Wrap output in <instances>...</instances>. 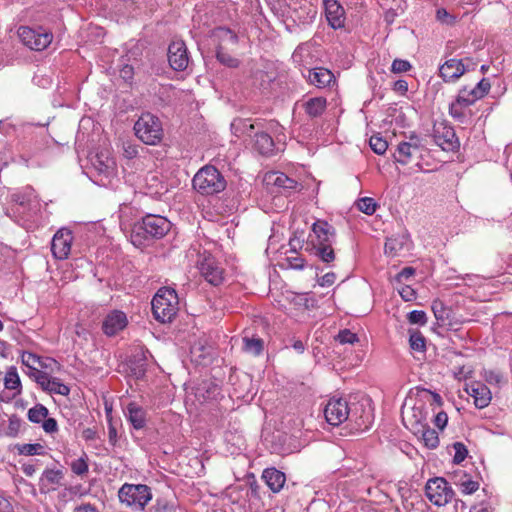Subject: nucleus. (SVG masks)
Segmentation results:
<instances>
[{
	"label": "nucleus",
	"mask_w": 512,
	"mask_h": 512,
	"mask_svg": "<svg viewBox=\"0 0 512 512\" xmlns=\"http://www.w3.org/2000/svg\"><path fill=\"white\" fill-rule=\"evenodd\" d=\"M306 77L310 84L318 88H325L329 86L335 79L334 74L324 67L309 69Z\"/></svg>",
	"instance_id": "393cba45"
},
{
	"label": "nucleus",
	"mask_w": 512,
	"mask_h": 512,
	"mask_svg": "<svg viewBox=\"0 0 512 512\" xmlns=\"http://www.w3.org/2000/svg\"><path fill=\"white\" fill-rule=\"evenodd\" d=\"M469 105H464L462 103L458 102V97L456 96V99L449 105V114L454 118L455 120L463 123L464 119L466 117L463 108L468 107Z\"/></svg>",
	"instance_id": "c03bdc74"
},
{
	"label": "nucleus",
	"mask_w": 512,
	"mask_h": 512,
	"mask_svg": "<svg viewBox=\"0 0 512 512\" xmlns=\"http://www.w3.org/2000/svg\"><path fill=\"white\" fill-rule=\"evenodd\" d=\"M432 138L434 143L445 152H457L460 149V140L453 126L447 121L434 123Z\"/></svg>",
	"instance_id": "0eeeda50"
},
{
	"label": "nucleus",
	"mask_w": 512,
	"mask_h": 512,
	"mask_svg": "<svg viewBox=\"0 0 512 512\" xmlns=\"http://www.w3.org/2000/svg\"><path fill=\"white\" fill-rule=\"evenodd\" d=\"M126 415L134 429L140 430L145 427L146 411L135 402L127 405Z\"/></svg>",
	"instance_id": "bb28decb"
},
{
	"label": "nucleus",
	"mask_w": 512,
	"mask_h": 512,
	"mask_svg": "<svg viewBox=\"0 0 512 512\" xmlns=\"http://www.w3.org/2000/svg\"><path fill=\"white\" fill-rule=\"evenodd\" d=\"M18 36L25 46L35 51L46 49L53 39L52 33L43 27L31 28L21 26L18 29Z\"/></svg>",
	"instance_id": "1a4fd4ad"
},
{
	"label": "nucleus",
	"mask_w": 512,
	"mask_h": 512,
	"mask_svg": "<svg viewBox=\"0 0 512 512\" xmlns=\"http://www.w3.org/2000/svg\"><path fill=\"white\" fill-rule=\"evenodd\" d=\"M407 319L410 324L425 325L427 323L426 313L422 310H413L409 312Z\"/></svg>",
	"instance_id": "8fccbe9b"
},
{
	"label": "nucleus",
	"mask_w": 512,
	"mask_h": 512,
	"mask_svg": "<svg viewBox=\"0 0 512 512\" xmlns=\"http://www.w3.org/2000/svg\"><path fill=\"white\" fill-rule=\"evenodd\" d=\"M36 383L40 385V387L46 391L49 392V386H51L52 378L45 372V373H36Z\"/></svg>",
	"instance_id": "6e6d98bb"
},
{
	"label": "nucleus",
	"mask_w": 512,
	"mask_h": 512,
	"mask_svg": "<svg viewBox=\"0 0 512 512\" xmlns=\"http://www.w3.org/2000/svg\"><path fill=\"white\" fill-rule=\"evenodd\" d=\"M133 129L137 138L147 145L159 144L164 136L160 119L150 112L142 113Z\"/></svg>",
	"instance_id": "39448f33"
},
{
	"label": "nucleus",
	"mask_w": 512,
	"mask_h": 512,
	"mask_svg": "<svg viewBox=\"0 0 512 512\" xmlns=\"http://www.w3.org/2000/svg\"><path fill=\"white\" fill-rule=\"evenodd\" d=\"M49 393L67 396L70 393V388L61 382L59 378H52L51 386H49Z\"/></svg>",
	"instance_id": "de8ad7c7"
},
{
	"label": "nucleus",
	"mask_w": 512,
	"mask_h": 512,
	"mask_svg": "<svg viewBox=\"0 0 512 512\" xmlns=\"http://www.w3.org/2000/svg\"><path fill=\"white\" fill-rule=\"evenodd\" d=\"M336 280V274L334 272H328L318 279V284L322 287L331 286Z\"/></svg>",
	"instance_id": "774afa93"
},
{
	"label": "nucleus",
	"mask_w": 512,
	"mask_h": 512,
	"mask_svg": "<svg viewBox=\"0 0 512 512\" xmlns=\"http://www.w3.org/2000/svg\"><path fill=\"white\" fill-rule=\"evenodd\" d=\"M316 15L317 10L311 3L306 2L299 7H293L289 17L290 29L288 30L292 31V27L295 25L311 23Z\"/></svg>",
	"instance_id": "412c9836"
},
{
	"label": "nucleus",
	"mask_w": 512,
	"mask_h": 512,
	"mask_svg": "<svg viewBox=\"0 0 512 512\" xmlns=\"http://www.w3.org/2000/svg\"><path fill=\"white\" fill-rule=\"evenodd\" d=\"M4 387L7 390L13 391L12 398L18 396L22 392L21 380L18 375L17 369L15 366H10L4 377Z\"/></svg>",
	"instance_id": "473e14b6"
},
{
	"label": "nucleus",
	"mask_w": 512,
	"mask_h": 512,
	"mask_svg": "<svg viewBox=\"0 0 512 512\" xmlns=\"http://www.w3.org/2000/svg\"><path fill=\"white\" fill-rule=\"evenodd\" d=\"M172 223L164 216L146 214L137 220L131 230V243L138 248L152 245L164 238L171 230Z\"/></svg>",
	"instance_id": "f257e3e1"
},
{
	"label": "nucleus",
	"mask_w": 512,
	"mask_h": 512,
	"mask_svg": "<svg viewBox=\"0 0 512 512\" xmlns=\"http://www.w3.org/2000/svg\"><path fill=\"white\" fill-rule=\"evenodd\" d=\"M214 35L223 42H229L232 45H236L239 42L238 35L232 31L230 28L225 26H220L215 28Z\"/></svg>",
	"instance_id": "58836bf2"
},
{
	"label": "nucleus",
	"mask_w": 512,
	"mask_h": 512,
	"mask_svg": "<svg viewBox=\"0 0 512 512\" xmlns=\"http://www.w3.org/2000/svg\"><path fill=\"white\" fill-rule=\"evenodd\" d=\"M357 207L361 212L372 215L376 211L377 203L373 198L363 197L357 201Z\"/></svg>",
	"instance_id": "a18cd8bd"
},
{
	"label": "nucleus",
	"mask_w": 512,
	"mask_h": 512,
	"mask_svg": "<svg viewBox=\"0 0 512 512\" xmlns=\"http://www.w3.org/2000/svg\"><path fill=\"white\" fill-rule=\"evenodd\" d=\"M167 57L169 65L174 71H184L190 61L185 42L182 40L172 41L168 46Z\"/></svg>",
	"instance_id": "f8f14e48"
},
{
	"label": "nucleus",
	"mask_w": 512,
	"mask_h": 512,
	"mask_svg": "<svg viewBox=\"0 0 512 512\" xmlns=\"http://www.w3.org/2000/svg\"><path fill=\"white\" fill-rule=\"evenodd\" d=\"M73 241L72 231L67 228L59 229L52 238L51 251L56 259L68 258Z\"/></svg>",
	"instance_id": "2eb2a0df"
},
{
	"label": "nucleus",
	"mask_w": 512,
	"mask_h": 512,
	"mask_svg": "<svg viewBox=\"0 0 512 512\" xmlns=\"http://www.w3.org/2000/svg\"><path fill=\"white\" fill-rule=\"evenodd\" d=\"M14 448L18 454L25 456L41 455L44 451V447L39 443L16 444Z\"/></svg>",
	"instance_id": "ea45409f"
},
{
	"label": "nucleus",
	"mask_w": 512,
	"mask_h": 512,
	"mask_svg": "<svg viewBox=\"0 0 512 512\" xmlns=\"http://www.w3.org/2000/svg\"><path fill=\"white\" fill-rule=\"evenodd\" d=\"M412 68L411 64L407 60L395 59L391 65V71L393 73H404Z\"/></svg>",
	"instance_id": "5fc2aeb1"
},
{
	"label": "nucleus",
	"mask_w": 512,
	"mask_h": 512,
	"mask_svg": "<svg viewBox=\"0 0 512 512\" xmlns=\"http://www.w3.org/2000/svg\"><path fill=\"white\" fill-rule=\"evenodd\" d=\"M464 74V65L461 60L457 58L447 59L439 66V76L445 83H455Z\"/></svg>",
	"instance_id": "6ab92c4d"
},
{
	"label": "nucleus",
	"mask_w": 512,
	"mask_h": 512,
	"mask_svg": "<svg viewBox=\"0 0 512 512\" xmlns=\"http://www.w3.org/2000/svg\"><path fill=\"white\" fill-rule=\"evenodd\" d=\"M21 358L23 365H25L29 369L34 367V364H36L37 362H40V356L31 352H24Z\"/></svg>",
	"instance_id": "4d7b16f0"
},
{
	"label": "nucleus",
	"mask_w": 512,
	"mask_h": 512,
	"mask_svg": "<svg viewBox=\"0 0 512 512\" xmlns=\"http://www.w3.org/2000/svg\"><path fill=\"white\" fill-rule=\"evenodd\" d=\"M453 448L455 451L453 462L455 464H460L465 460L468 454V450L466 446L462 442H455L453 443Z\"/></svg>",
	"instance_id": "09e8293b"
},
{
	"label": "nucleus",
	"mask_w": 512,
	"mask_h": 512,
	"mask_svg": "<svg viewBox=\"0 0 512 512\" xmlns=\"http://www.w3.org/2000/svg\"><path fill=\"white\" fill-rule=\"evenodd\" d=\"M335 240V228L325 220H317L312 225L305 250L330 265L336 258L333 249Z\"/></svg>",
	"instance_id": "f03ea898"
},
{
	"label": "nucleus",
	"mask_w": 512,
	"mask_h": 512,
	"mask_svg": "<svg viewBox=\"0 0 512 512\" xmlns=\"http://www.w3.org/2000/svg\"><path fill=\"white\" fill-rule=\"evenodd\" d=\"M253 148L263 156H271L275 144L272 137L266 132H256L254 135Z\"/></svg>",
	"instance_id": "cd10ccee"
},
{
	"label": "nucleus",
	"mask_w": 512,
	"mask_h": 512,
	"mask_svg": "<svg viewBox=\"0 0 512 512\" xmlns=\"http://www.w3.org/2000/svg\"><path fill=\"white\" fill-rule=\"evenodd\" d=\"M418 150L419 147L415 143L401 142L398 144L393 156L396 162L407 165L411 161L413 154L418 152Z\"/></svg>",
	"instance_id": "c756f323"
},
{
	"label": "nucleus",
	"mask_w": 512,
	"mask_h": 512,
	"mask_svg": "<svg viewBox=\"0 0 512 512\" xmlns=\"http://www.w3.org/2000/svg\"><path fill=\"white\" fill-rule=\"evenodd\" d=\"M409 344L412 350L424 352L426 350L425 337L419 331L410 330Z\"/></svg>",
	"instance_id": "79ce46f5"
},
{
	"label": "nucleus",
	"mask_w": 512,
	"mask_h": 512,
	"mask_svg": "<svg viewBox=\"0 0 512 512\" xmlns=\"http://www.w3.org/2000/svg\"><path fill=\"white\" fill-rule=\"evenodd\" d=\"M42 428L46 433L52 434L58 431V424L54 418H45L43 420Z\"/></svg>",
	"instance_id": "0e129e2a"
},
{
	"label": "nucleus",
	"mask_w": 512,
	"mask_h": 512,
	"mask_svg": "<svg viewBox=\"0 0 512 512\" xmlns=\"http://www.w3.org/2000/svg\"><path fill=\"white\" fill-rule=\"evenodd\" d=\"M421 418L417 420L416 429L414 430L415 435H419L424 442V445L428 449H435L439 445V437L436 430L432 429L427 425L426 413L420 411Z\"/></svg>",
	"instance_id": "4be33fe9"
},
{
	"label": "nucleus",
	"mask_w": 512,
	"mask_h": 512,
	"mask_svg": "<svg viewBox=\"0 0 512 512\" xmlns=\"http://www.w3.org/2000/svg\"><path fill=\"white\" fill-rule=\"evenodd\" d=\"M243 346L242 350L253 356H259L264 350V341L259 337H248L245 336L242 339Z\"/></svg>",
	"instance_id": "f704fd0d"
},
{
	"label": "nucleus",
	"mask_w": 512,
	"mask_h": 512,
	"mask_svg": "<svg viewBox=\"0 0 512 512\" xmlns=\"http://www.w3.org/2000/svg\"><path fill=\"white\" fill-rule=\"evenodd\" d=\"M88 464L84 458H79L71 463V470L78 476L84 475L88 472Z\"/></svg>",
	"instance_id": "864d4df0"
},
{
	"label": "nucleus",
	"mask_w": 512,
	"mask_h": 512,
	"mask_svg": "<svg viewBox=\"0 0 512 512\" xmlns=\"http://www.w3.org/2000/svg\"><path fill=\"white\" fill-rule=\"evenodd\" d=\"M8 422V427L6 430H3V436L10 438L17 437L20 432L21 419L16 414H13L9 417Z\"/></svg>",
	"instance_id": "37998d69"
},
{
	"label": "nucleus",
	"mask_w": 512,
	"mask_h": 512,
	"mask_svg": "<svg viewBox=\"0 0 512 512\" xmlns=\"http://www.w3.org/2000/svg\"><path fill=\"white\" fill-rule=\"evenodd\" d=\"M325 15L328 25L334 29H340L345 26V10L337 0H323Z\"/></svg>",
	"instance_id": "f3484780"
},
{
	"label": "nucleus",
	"mask_w": 512,
	"mask_h": 512,
	"mask_svg": "<svg viewBox=\"0 0 512 512\" xmlns=\"http://www.w3.org/2000/svg\"><path fill=\"white\" fill-rule=\"evenodd\" d=\"M64 474L59 469H45L39 480V490L41 493H48L56 489L61 484Z\"/></svg>",
	"instance_id": "b1692460"
},
{
	"label": "nucleus",
	"mask_w": 512,
	"mask_h": 512,
	"mask_svg": "<svg viewBox=\"0 0 512 512\" xmlns=\"http://www.w3.org/2000/svg\"><path fill=\"white\" fill-rule=\"evenodd\" d=\"M192 185L199 194L210 196L225 190L227 182L215 166L205 165L194 175Z\"/></svg>",
	"instance_id": "7ed1b4c3"
},
{
	"label": "nucleus",
	"mask_w": 512,
	"mask_h": 512,
	"mask_svg": "<svg viewBox=\"0 0 512 512\" xmlns=\"http://www.w3.org/2000/svg\"><path fill=\"white\" fill-rule=\"evenodd\" d=\"M266 179L268 183L282 189L283 193H291L292 191H295L299 186V183L296 180L289 178L282 172L270 173L267 175Z\"/></svg>",
	"instance_id": "a878e982"
},
{
	"label": "nucleus",
	"mask_w": 512,
	"mask_h": 512,
	"mask_svg": "<svg viewBox=\"0 0 512 512\" xmlns=\"http://www.w3.org/2000/svg\"><path fill=\"white\" fill-rule=\"evenodd\" d=\"M448 422V415L444 411H440L436 414L434 418V424L436 427H438L440 430H443Z\"/></svg>",
	"instance_id": "338daca9"
},
{
	"label": "nucleus",
	"mask_w": 512,
	"mask_h": 512,
	"mask_svg": "<svg viewBox=\"0 0 512 512\" xmlns=\"http://www.w3.org/2000/svg\"><path fill=\"white\" fill-rule=\"evenodd\" d=\"M351 405L343 398H332L324 409L326 421L333 426H338L349 420Z\"/></svg>",
	"instance_id": "9b49d317"
},
{
	"label": "nucleus",
	"mask_w": 512,
	"mask_h": 512,
	"mask_svg": "<svg viewBox=\"0 0 512 512\" xmlns=\"http://www.w3.org/2000/svg\"><path fill=\"white\" fill-rule=\"evenodd\" d=\"M129 368L136 379H141L146 373V360L144 357L134 356L129 360Z\"/></svg>",
	"instance_id": "4c0bfd02"
},
{
	"label": "nucleus",
	"mask_w": 512,
	"mask_h": 512,
	"mask_svg": "<svg viewBox=\"0 0 512 512\" xmlns=\"http://www.w3.org/2000/svg\"><path fill=\"white\" fill-rule=\"evenodd\" d=\"M374 420V415L370 405H364L362 403L351 404V410L349 415V422L354 425V428L359 431L368 430Z\"/></svg>",
	"instance_id": "4468645a"
},
{
	"label": "nucleus",
	"mask_w": 512,
	"mask_h": 512,
	"mask_svg": "<svg viewBox=\"0 0 512 512\" xmlns=\"http://www.w3.org/2000/svg\"><path fill=\"white\" fill-rule=\"evenodd\" d=\"M272 12L290 29L289 17L292 12V7L289 6L286 0H272L269 2Z\"/></svg>",
	"instance_id": "72a5a7b5"
},
{
	"label": "nucleus",
	"mask_w": 512,
	"mask_h": 512,
	"mask_svg": "<svg viewBox=\"0 0 512 512\" xmlns=\"http://www.w3.org/2000/svg\"><path fill=\"white\" fill-rule=\"evenodd\" d=\"M261 478L273 493H279L286 482L285 473L275 467L265 468Z\"/></svg>",
	"instance_id": "5701e85b"
},
{
	"label": "nucleus",
	"mask_w": 512,
	"mask_h": 512,
	"mask_svg": "<svg viewBox=\"0 0 512 512\" xmlns=\"http://www.w3.org/2000/svg\"><path fill=\"white\" fill-rule=\"evenodd\" d=\"M191 354L195 357L202 358L204 360L206 358V355H209L210 352L208 351V348H206L201 343H195L191 347Z\"/></svg>",
	"instance_id": "e2e57ef3"
},
{
	"label": "nucleus",
	"mask_w": 512,
	"mask_h": 512,
	"mask_svg": "<svg viewBox=\"0 0 512 512\" xmlns=\"http://www.w3.org/2000/svg\"><path fill=\"white\" fill-rule=\"evenodd\" d=\"M416 273L415 268L413 267H404L396 276L395 281L398 283H402L407 281Z\"/></svg>",
	"instance_id": "13d9d810"
},
{
	"label": "nucleus",
	"mask_w": 512,
	"mask_h": 512,
	"mask_svg": "<svg viewBox=\"0 0 512 512\" xmlns=\"http://www.w3.org/2000/svg\"><path fill=\"white\" fill-rule=\"evenodd\" d=\"M425 494L436 506H444L454 497L453 489L442 477H436L428 480L425 486Z\"/></svg>",
	"instance_id": "9d476101"
},
{
	"label": "nucleus",
	"mask_w": 512,
	"mask_h": 512,
	"mask_svg": "<svg viewBox=\"0 0 512 512\" xmlns=\"http://www.w3.org/2000/svg\"><path fill=\"white\" fill-rule=\"evenodd\" d=\"M199 271L202 277L211 285L219 286L225 279V270L213 257H205L199 263Z\"/></svg>",
	"instance_id": "ddd939ff"
},
{
	"label": "nucleus",
	"mask_w": 512,
	"mask_h": 512,
	"mask_svg": "<svg viewBox=\"0 0 512 512\" xmlns=\"http://www.w3.org/2000/svg\"><path fill=\"white\" fill-rule=\"evenodd\" d=\"M216 59L228 68H237L240 65V60L226 52L222 45L216 48Z\"/></svg>",
	"instance_id": "e433bc0d"
},
{
	"label": "nucleus",
	"mask_w": 512,
	"mask_h": 512,
	"mask_svg": "<svg viewBox=\"0 0 512 512\" xmlns=\"http://www.w3.org/2000/svg\"><path fill=\"white\" fill-rule=\"evenodd\" d=\"M153 509L155 512H171L173 510V505L164 498H158Z\"/></svg>",
	"instance_id": "680f3d73"
},
{
	"label": "nucleus",
	"mask_w": 512,
	"mask_h": 512,
	"mask_svg": "<svg viewBox=\"0 0 512 512\" xmlns=\"http://www.w3.org/2000/svg\"><path fill=\"white\" fill-rule=\"evenodd\" d=\"M336 340L339 341L341 344H353L357 342L359 339L355 333L351 332L348 329H344L338 333Z\"/></svg>",
	"instance_id": "603ef678"
},
{
	"label": "nucleus",
	"mask_w": 512,
	"mask_h": 512,
	"mask_svg": "<svg viewBox=\"0 0 512 512\" xmlns=\"http://www.w3.org/2000/svg\"><path fill=\"white\" fill-rule=\"evenodd\" d=\"M48 409L42 404H36L27 413L28 420L32 423H40L48 416Z\"/></svg>",
	"instance_id": "a19ab883"
},
{
	"label": "nucleus",
	"mask_w": 512,
	"mask_h": 512,
	"mask_svg": "<svg viewBox=\"0 0 512 512\" xmlns=\"http://www.w3.org/2000/svg\"><path fill=\"white\" fill-rule=\"evenodd\" d=\"M254 129L255 125L251 123L250 119L237 118L231 123V130L238 137L242 135L251 136Z\"/></svg>",
	"instance_id": "c9c22d12"
},
{
	"label": "nucleus",
	"mask_w": 512,
	"mask_h": 512,
	"mask_svg": "<svg viewBox=\"0 0 512 512\" xmlns=\"http://www.w3.org/2000/svg\"><path fill=\"white\" fill-rule=\"evenodd\" d=\"M411 246L410 235L407 231H401L386 238L384 253L389 257H395L404 249L409 250Z\"/></svg>",
	"instance_id": "a211bd4d"
},
{
	"label": "nucleus",
	"mask_w": 512,
	"mask_h": 512,
	"mask_svg": "<svg viewBox=\"0 0 512 512\" xmlns=\"http://www.w3.org/2000/svg\"><path fill=\"white\" fill-rule=\"evenodd\" d=\"M151 306L153 316L158 322H171L178 311L176 291L168 287L160 288L154 295Z\"/></svg>",
	"instance_id": "20e7f679"
},
{
	"label": "nucleus",
	"mask_w": 512,
	"mask_h": 512,
	"mask_svg": "<svg viewBox=\"0 0 512 512\" xmlns=\"http://www.w3.org/2000/svg\"><path fill=\"white\" fill-rule=\"evenodd\" d=\"M470 395L474 398V404L479 409L487 407L491 401V392L484 384L473 385Z\"/></svg>",
	"instance_id": "2f4dec72"
},
{
	"label": "nucleus",
	"mask_w": 512,
	"mask_h": 512,
	"mask_svg": "<svg viewBox=\"0 0 512 512\" xmlns=\"http://www.w3.org/2000/svg\"><path fill=\"white\" fill-rule=\"evenodd\" d=\"M288 266L293 269L302 270L305 266V259L299 255L287 257Z\"/></svg>",
	"instance_id": "052dcab7"
},
{
	"label": "nucleus",
	"mask_w": 512,
	"mask_h": 512,
	"mask_svg": "<svg viewBox=\"0 0 512 512\" xmlns=\"http://www.w3.org/2000/svg\"><path fill=\"white\" fill-rule=\"evenodd\" d=\"M491 89L488 78H482L473 88L463 86L458 92V102L464 105H473L477 100L485 97Z\"/></svg>",
	"instance_id": "dca6fc26"
},
{
	"label": "nucleus",
	"mask_w": 512,
	"mask_h": 512,
	"mask_svg": "<svg viewBox=\"0 0 512 512\" xmlns=\"http://www.w3.org/2000/svg\"><path fill=\"white\" fill-rule=\"evenodd\" d=\"M13 211L22 214L23 217L30 218L40 210V202L35 190L32 187H26L20 192L11 195Z\"/></svg>",
	"instance_id": "6e6552de"
},
{
	"label": "nucleus",
	"mask_w": 512,
	"mask_h": 512,
	"mask_svg": "<svg viewBox=\"0 0 512 512\" xmlns=\"http://www.w3.org/2000/svg\"><path fill=\"white\" fill-rule=\"evenodd\" d=\"M399 294L401 296V298L408 302V301H412L416 298V292L413 288H411L410 286L406 285V286H403L400 290H399Z\"/></svg>",
	"instance_id": "69168bd1"
},
{
	"label": "nucleus",
	"mask_w": 512,
	"mask_h": 512,
	"mask_svg": "<svg viewBox=\"0 0 512 512\" xmlns=\"http://www.w3.org/2000/svg\"><path fill=\"white\" fill-rule=\"evenodd\" d=\"M431 309L433 314L441 326H452L451 322V308L447 307L440 299H435L432 302Z\"/></svg>",
	"instance_id": "7c9ffc66"
},
{
	"label": "nucleus",
	"mask_w": 512,
	"mask_h": 512,
	"mask_svg": "<svg viewBox=\"0 0 512 512\" xmlns=\"http://www.w3.org/2000/svg\"><path fill=\"white\" fill-rule=\"evenodd\" d=\"M369 145L371 149L378 155L384 154L388 148L387 141L382 137L376 135L370 138Z\"/></svg>",
	"instance_id": "49530a36"
},
{
	"label": "nucleus",
	"mask_w": 512,
	"mask_h": 512,
	"mask_svg": "<svg viewBox=\"0 0 512 512\" xmlns=\"http://www.w3.org/2000/svg\"><path fill=\"white\" fill-rule=\"evenodd\" d=\"M128 324L127 316L120 310H113L103 320L102 330L107 336H114Z\"/></svg>",
	"instance_id": "aec40b11"
},
{
	"label": "nucleus",
	"mask_w": 512,
	"mask_h": 512,
	"mask_svg": "<svg viewBox=\"0 0 512 512\" xmlns=\"http://www.w3.org/2000/svg\"><path fill=\"white\" fill-rule=\"evenodd\" d=\"M120 502L135 510H144L147 503L152 499V493L149 486L145 484L125 483L118 491Z\"/></svg>",
	"instance_id": "423d86ee"
},
{
	"label": "nucleus",
	"mask_w": 512,
	"mask_h": 512,
	"mask_svg": "<svg viewBox=\"0 0 512 512\" xmlns=\"http://www.w3.org/2000/svg\"><path fill=\"white\" fill-rule=\"evenodd\" d=\"M461 491L465 494H472L479 488V483L473 480H466L460 483Z\"/></svg>",
	"instance_id": "bf43d9fd"
},
{
	"label": "nucleus",
	"mask_w": 512,
	"mask_h": 512,
	"mask_svg": "<svg viewBox=\"0 0 512 512\" xmlns=\"http://www.w3.org/2000/svg\"><path fill=\"white\" fill-rule=\"evenodd\" d=\"M246 485L249 487L251 497L260 498V485L258 484L256 477L253 473H249L246 476Z\"/></svg>",
	"instance_id": "3c124183"
},
{
	"label": "nucleus",
	"mask_w": 512,
	"mask_h": 512,
	"mask_svg": "<svg viewBox=\"0 0 512 512\" xmlns=\"http://www.w3.org/2000/svg\"><path fill=\"white\" fill-rule=\"evenodd\" d=\"M302 106L310 118H318L325 112L327 100L324 97H312L306 100Z\"/></svg>",
	"instance_id": "c85d7f7f"
}]
</instances>
